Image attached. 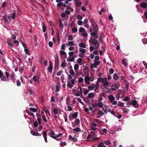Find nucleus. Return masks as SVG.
Instances as JSON below:
<instances>
[{"instance_id": "nucleus-47", "label": "nucleus", "mask_w": 147, "mask_h": 147, "mask_svg": "<svg viewBox=\"0 0 147 147\" xmlns=\"http://www.w3.org/2000/svg\"><path fill=\"white\" fill-rule=\"evenodd\" d=\"M72 31L73 32H76L77 31V28L76 27H74L72 29Z\"/></svg>"}, {"instance_id": "nucleus-55", "label": "nucleus", "mask_w": 147, "mask_h": 147, "mask_svg": "<svg viewBox=\"0 0 147 147\" xmlns=\"http://www.w3.org/2000/svg\"><path fill=\"white\" fill-rule=\"evenodd\" d=\"M68 76L67 77V79L68 80H71L72 78V77L71 76V75L69 74L68 75V74L67 73Z\"/></svg>"}, {"instance_id": "nucleus-60", "label": "nucleus", "mask_w": 147, "mask_h": 147, "mask_svg": "<svg viewBox=\"0 0 147 147\" xmlns=\"http://www.w3.org/2000/svg\"><path fill=\"white\" fill-rule=\"evenodd\" d=\"M16 85L18 86H21V83L19 80H17Z\"/></svg>"}, {"instance_id": "nucleus-23", "label": "nucleus", "mask_w": 147, "mask_h": 147, "mask_svg": "<svg viewBox=\"0 0 147 147\" xmlns=\"http://www.w3.org/2000/svg\"><path fill=\"white\" fill-rule=\"evenodd\" d=\"M113 78L115 80H117L119 78V77L116 73L113 74Z\"/></svg>"}, {"instance_id": "nucleus-58", "label": "nucleus", "mask_w": 147, "mask_h": 147, "mask_svg": "<svg viewBox=\"0 0 147 147\" xmlns=\"http://www.w3.org/2000/svg\"><path fill=\"white\" fill-rule=\"evenodd\" d=\"M99 42L98 43H97L96 44H95V49H97L99 46Z\"/></svg>"}, {"instance_id": "nucleus-31", "label": "nucleus", "mask_w": 147, "mask_h": 147, "mask_svg": "<svg viewBox=\"0 0 147 147\" xmlns=\"http://www.w3.org/2000/svg\"><path fill=\"white\" fill-rule=\"evenodd\" d=\"M94 96V95L92 93H89L88 95V97L89 98H90Z\"/></svg>"}, {"instance_id": "nucleus-35", "label": "nucleus", "mask_w": 147, "mask_h": 147, "mask_svg": "<svg viewBox=\"0 0 147 147\" xmlns=\"http://www.w3.org/2000/svg\"><path fill=\"white\" fill-rule=\"evenodd\" d=\"M92 85H93V86L94 87V88L96 87H99V84L98 82H96V84H92Z\"/></svg>"}, {"instance_id": "nucleus-11", "label": "nucleus", "mask_w": 147, "mask_h": 147, "mask_svg": "<svg viewBox=\"0 0 147 147\" xmlns=\"http://www.w3.org/2000/svg\"><path fill=\"white\" fill-rule=\"evenodd\" d=\"M42 135L43 138H44L45 141L46 142H47V134L46 131H44L42 133Z\"/></svg>"}, {"instance_id": "nucleus-9", "label": "nucleus", "mask_w": 147, "mask_h": 147, "mask_svg": "<svg viewBox=\"0 0 147 147\" xmlns=\"http://www.w3.org/2000/svg\"><path fill=\"white\" fill-rule=\"evenodd\" d=\"M90 35L92 36H93V37L95 38H97L98 37V36L97 32H92L91 33Z\"/></svg>"}, {"instance_id": "nucleus-33", "label": "nucleus", "mask_w": 147, "mask_h": 147, "mask_svg": "<svg viewBox=\"0 0 147 147\" xmlns=\"http://www.w3.org/2000/svg\"><path fill=\"white\" fill-rule=\"evenodd\" d=\"M59 86L57 85L56 86L55 92H57L59 91Z\"/></svg>"}, {"instance_id": "nucleus-44", "label": "nucleus", "mask_w": 147, "mask_h": 147, "mask_svg": "<svg viewBox=\"0 0 147 147\" xmlns=\"http://www.w3.org/2000/svg\"><path fill=\"white\" fill-rule=\"evenodd\" d=\"M66 62H63L62 63L61 66L62 67H64L66 66Z\"/></svg>"}, {"instance_id": "nucleus-8", "label": "nucleus", "mask_w": 147, "mask_h": 147, "mask_svg": "<svg viewBox=\"0 0 147 147\" xmlns=\"http://www.w3.org/2000/svg\"><path fill=\"white\" fill-rule=\"evenodd\" d=\"M131 105L135 108H137L138 107V105L136 100H134L131 102Z\"/></svg>"}, {"instance_id": "nucleus-45", "label": "nucleus", "mask_w": 147, "mask_h": 147, "mask_svg": "<svg viewBox=\"0 0 147 147\" xmlns=\"http://www.w3.org/2000/svg\"><path fill=\"white\" fill-rule=\"evenodd\" d=\"M68 40H73V38L72 36L71 35H69L68 36Z\"/></svg>"}, {"instance_id": "nucleus-64", "label": "nucleus", "mask_w": 147, "mask_h": 147, "mask_svg": "<svg viewBox=\"0 0 147 147\" xmlns=\"http://www.w3.org/2000/svg\"><path fill=\"white\" fill-rule=\"evenodd\" d=\"M24 51H25V53L27 54L28 55L29 53V50L28 49H26V48H25Z\"/></svg>"}, {"instance_id": "nucleus-39", "label": "nucleus", "mask_w": 147, "mask_h": 147, "mask_svg": "<svg viewBox=\"0 0 147 147\" xmlns=\"http://www.w3.org/2000/svg\"><path fill=\"white\" fill-rule=\"evenodd\" d=\"M97 106L100 108H101L102 107V104L101 102H98L97 103Z\"/></svg>"}, {"instance_id": "nucleus-21", "label": "nucleus", "mask_w": 147, "mask_h": 147, "mask_svg": "<svg viewBox=\"0 0 147 147\" xmlns=\"http://www.w3.org/2000/svg\"><path fill=\"white\" fill-rule=\"evenodd\" d=\"M97 147H107V146L104 145V143L102 142H101L99 143Z\"/></svg>"}, {"instance_id": "nucleus-18", "label": "nucleus", "mask_w": 147, "mask_h": 147, "mask_svg": "<svg viewBox=\"0 0 147 147\" xmlns=\"http://www.w3.org/2000/svg\"><path fill=\"white\" fill-rule=\"evenodd\" d=\"M122 63L125 66H127V60L125 59H124L122 61Z\"/></svg>"}, {"instance_id": "nucleus-49", "label": "nucleus", "mask_w": 147, "mask_h": 147, "mask_svg": "<svg viewBox=\"0 0 147 147\" xmlns=\"http://www.w3.org/2000/svg\"><path fill=\"white\" fill-rule=\"evenodd\" d=\"M46 26L44 25L42 26V30L43 32L45 33L46 31Z\"/></svg>"}, {"instance_id": "nucleus-32", "label": "nucleus", "mask_w": 147, "mask_h": 147, "mask_svg": "<svg viewBox=\"0 0 147 147\" xmlns=\"http://www.w3.org/2000/svg\"><path fill=\"white\" fill-rule=\"evenodd\" d=\"M58 112V110L56 108H54L53 113H54V115H55Z\"/></svg>"}, {"instance_id": "nucleus-6", "label": "nucleus", "mask_w": 147, "mask_h": 147, "mask_svg": "<svg viewBox=\"0 0 147 147\" xmlns=\"http://www.w3.org/2000/svg\"><path fill=\"white\" fill-rule=\"evenodd\" d=\"M53 66L52 65V62L51 61H49V66L48 68V70L49 72H51L53 70Z\"/></svg>"}, {"instance_id": "nucleus-12", "label": "nucleus", "mask_w": 147, "mask_h": 147, "mask_svg": "<svg viewBox=\"0 0 147 147\" xmlns=\"http://www.w3.org/2000/svg\"><path fill=\"white\" fill-rule=\"evenodd\" d=\"M108 98L109 99L110 102H112L115 99V98L112 95H111V96H108Z\"/></svg>"}, {"instance_id": "nucleus-4", "label": "nucleus", "mask_w": 147, "mask_h": 147, "mask_svg": "<svg viewBox=\"0 0 147 147\" xmlns=\"http://www.w3.org/2000/svg\"><path fill=\"white\" fill-rule=\"evenodd\" d=\"M80 123V120L79 119H76L75 120L74 125L73 127H74L76 125H77L78 127L79 126Z\"/></svg>"}, {"instance_id": "nucleus-62", "label": "nucleus", "mask_w": 147, "mask_h": 147, "mask_svg": "<svg viewBox=\"0 0 147 147\" xmlns=\"http://www.w3.org/2000/svg\"><path fill=\"white\" fill-rule=\"evenodd\" d=\"M117 105L119 106L122 107L124 106V103L122 102H121L118 103L117 104Z\"/></svg>"}, {"instance_id": "nucleus-61", "label": "nucleus", "mask_w": 147, "mask_h": 147, "mask_svg": "<svg viewBox=\"0 0 147 147\" xmlns=\"http://www.w3.org/2000/svg\"><path fill=\"white\" fill-rule=\"evenodd\" d=\"M111 88L114 91H115L116 89L114 85H113L111 86Z\"/></svg>"}, {"instance_id": "nucleus-3", "label": "nucleus", "mask_w": 147, "mask_h": 147, "mask_svg": "<svg viewBox=\"0 0 147 147\" xmlns=\"http://www.w3.org/2000/svg\"><path fill=\"white\" fill-rule=\"evenodd\" d=\"M50 132L48 134V135L52 138L54 139V137L55 135V134L53 130L52 129L50 130Z\"/></svg>"}, {"instance_id": "nucleus-20", "label": "nucleus", "mask_w": 147, "mask_h": 147, "mask_svg": "<svg viewBox=\"0 0 147 147\" xmlns=\"http://www.w3.org/2000/svg\"><path fill=\"white\" fill-rule=\"evenodd\" d=\"M67 46H73L74 45V43L73 41H69L68 42V43L66 44Z\"/></svg>"}, {"instance_id": "nucleus-51", "label": "nucleus", "mask_w": 147, "mask_h": 147, "mask_svg": "<svg viewBox=\"0 0 147 147\" xmlns=\"http://www.w3.org/2000/svg\"><path fill=\"white\" fill-rule=\"evenodd\" d=\"M66 144V143L65 142H61L60 143V146H65Z\"/></svg>"}, {"instance_id": "nucleus-29", "label": "nucleus", "mask_w": 147, "mask_h": 147, "mask_svg": "<svg viewBox=\"0 0 147 147\" xmlns=\"http://www.w3.org/2000/svg\"><path fill=\"white\" fill-rule=\"evenodd\" d=\"M122 110L123 112L124 113H128L129 111V110L128 109L125 108H122Z\"/></svg>"}, {"instance_id": "nucleus-19", "label": "nucleus", "mask_w": 147, "mask_h": 147, "mask_svg": "<svg viewBox=\"0 0 147 147\" xmlns=\"http://www.w3.org/2000/svg\"><path fill=\"white\" fill-rule=\"evenodd\" d=\"M78 112H76L74 113L72 115V117L73 118V119L76 118L78 116Z\"/></svg>"}, {"instance_id": "nucleus-41", "label": "nucleus", "mask_w": 147, "mask_h": 147, "mask_svg": "<svg viewBox=\"0 0 147 147\" xmlns=\"http://www.w3.org/2000/svg\"><path fill=\"white\" fill-rule=\"evenodd\" d=\"M104 143L106 145H108L111 144V142L109 140H105L104 141Z\"/></svg>"}, {"instance_id": "nucleus-36", "label": "nucleus", "mask_w": 147, "mask_h": 147, "mask_svg": "<svg viewBox=\"0 0 147 147\" xmlns=\"http://www.w3.org/2000/svg\"><path fill=\"white\" fill-rule=\"evenodd\" d=\"M125 86L129 85V83L126 80H124V81L123 82Z\"/></svg>"}, {"instance_id": "nucleus-15", "label": "nucleus", "mask_w": 147, "mask_h": 147, "mask_svg": "<svg viewBox=\"0 0 147 147\" xmlns=\"http://www.w3.org/2000/svg\"><path fill=\"white\" fill-rule=\"evenodd\" d=\"M72 130L73 131L76 132H81L80 128L79 127H77L75 129H73Z\"/></svg>"}, {"instance_id": "nucleus-1", "label": "nucleus", "mask_w": 147, "mask_h": 147, "mask_svg": "<svg viewBox=\"0 0 147 147\" xmlns=\"http://www.w3.org/2000/svg\"><path fill=\"white\" fill-rule=\"evenodd\" d=\"M5 75L6 78L5 76H3V73L2 71L0 69V79L2 81H6L7 80V78L8 79L9 76V73L6 71H5Z\"/></svg>"}, {"instance_id": "nucleus-63", "label": "nucleus", "mask_w": 147, "mask_h": 147, "mask_svg": "<svg viewBox=\"0 0 147 147\" xmlns=\"http://www.w3.org/2000/svg\"><path fill=\"white\" fill-rule=\"evenodd\" d=\"M114 85L115 86V88H116L117 89H118V87L120 86V85L119 83L115 84Z\"/></svg>"}, {"instance_id": "nucleus-2", "label": "nucleus", "mask_w": 147, "mask_h": 147, "mask_svg": "<svg viewBox=\"0 0 147 147\" xmlns=\"http://www.w3.org/2000/svg\"><path fill=\"white\" fill-rule=\"evenodd\" d=\"M97 126V124L95 123H91L90 124V129L93 131H95L96 128L95 127Z\"/></svg>"}, {"instance_id": "nucleus-10", "label": "nucleus", "mask_w": 147, "mask_h": 147, "mask_svg": "<svg viewBox=\"0 0 147 147\" xmlns=\"http://www.w3.org/2000/svg\"><path fill=\"white\" fill-rule=\"evenodd\" d=\"M140 7L143 8H147V3L145 2L142 3L140 5Z\"/></svg>"}, {"instance_id": "nucleus-38", "label": "nucleus", "mask_w": 147, "mask_h": 147, "mask_svg": "<svg viewBox=\"0 0 147 147\" xmlns=\"http://www.w3.org/2000/svg\"><path fill=\"white\" fill-rule=\"evenodd\" d=\"M7 43L8 45L11 47H13V45L11 42L10 41H8L7 42Z\"/></svg>"}, {"instance_id": "nucleus-24", "label": "nucleus", "mask_w": 147, "mask_h": 147, "mask_svg": "<svg viewBox=\"0 0 147 147\" xmlns=\"http://www.w3.org/2000/svg\"><path fill=\"white\" fill-rule=\"evenodd\" d=\"M92 43L95 45L97 43H98V41L97 40L95 39H92Z\"/></svg>"}, {"instance_id": "nucleus-53", "label": "nucleus", "mask_w": 147, "mask_h": 147, "mask_svg": "<svg viewBox=\"0 0 147 147\" xmlns=\"http://www.w3.org/2000/svg\"><path fill=\"white\" fill-rule=\"evenodd\" d=\"M42 118L43 121L45 122H47V121L46 117L44 114L42 116Z\"/></svg>"}, {"instance_id": "nucleus-43", "label": "nucleus", "mask_w": 147, "mask_h": 147, "mask_svg": "<svg viewBox=\"0 0 147 147\" xmlns=\"http://www.w3.org/2000/svg\"><path fill=\"white\" fill-rule=\"evenodd\" d=\"M93 29L94 31V32H97L98 30V26H96V27L95 26V27H94V28H93Z\"/></svg>"}, {"instance_id": "nucleus-54", "label": "nucleus", "mask_w": 147, "mask_h": 147, "mask_svg": "<svg viewBox=\"0 0 147 147\" xmlns=\"http://www.w3.org/2000/svg\"><path fill=\"white\" fill-rule=\"evenodd\" d=\"M88 88L89 90H93V89H94V87H93L92 86H88Z\"/></svg>"}, {"instance_id": "nucleus-34", "label": "nucleus", "mask_w": 147, "mask_h": 147, "mask_svg": "<svg viewBox=\"0 0 147 147\" xmlns=\"http://www.w3.org/2000/svg\"><path fill=\"white\" fill-rule=\"evenodd\" d=\"M79 51L81 52L82 53H84L86 52V50L82 48H80V49Z\"/></svg>"}, {"instance_id": "nucleus-13", "label": "nucleus", "mask_w": 147, "mask_h": 147, "mask_svg": "<svg viewBox=\"0 0 147 147\" xmlns=\"http://www.w3.org/2000/svg\"><path fill=\"white\" fill-rule=\"evenodd\" d=\"M59 26L60 27V28L62 29H63V25L62 24V22L61 21V19H60L59 20Z\"/></svg>"}, {"instance_id": "nucleus-14", "label": "nucleus", "mask_w": 147, "mask_h": 147, "mask_svg": "<svg viewBox=\"0 0 147 147\" xmlns=\"http://www.w3.org/2000/svg\"><path fill=\"white\" fill-rule=\"evenodd\" d=\"M90 78L89 77H86L84 78L85 82L87 84H89L90 82L89 81Z\"/></svg>"}, {"instance_id": "nucleus-57", "label": "nucleus", "mask_w": 147, "mask_h": 147, "mask_svg": "<svg viewBox=\"0 0 147 147\" xmlns=\"http://www.w3.org/2000/svg\"><path fill=\"white\" fill-rule=\"evenodd\" d=\"M62 72V70H60L57 73V76H59L61 75Z\"/></svg>"}, {"instance_id": "nucleus-37", "label": "nucleus", "mask_w": 147, "mask_h": 147, "mask_svg": "<svg viewBox=\"0 0 147 147\" xmlns=\"http://www.w3.org/2000/svg\"><path fill=\"white\" fill-rule=\"evenodd\" d=\"M98 113L101 116L104 115V113L101 111H99L98 112Z\"/></svg>"}, {"instance_id": "nucleus-30", "label": "nucleus", "mask_w": 147, "mask_h": 147, "mask_svg": "<svg viewBox=\"0 0 147 147\" xmlns=\"http://www.w3.org/2000/svg\"><path fill=\"white\" fill-rule=\"evenodd\" d=\"M105 9L102 8V9L100 10L99 11L98 13L100 15L101 14L102 12H105Z\"/></svg>"}, {"instance_id": "nucleus-52", "label": "nucleus", "mask_w": 147, "mask_h": 147, "mask_svg": "<svg viewBox=\"0 0 147 147\" xmlns=\"http://www.w3.org/2000/svg\"><path fill=\"white\" fill-rule=\"evenodd\" d=\"M109 71L110 74H112L114 72V70L113 69H110L109 70Z\"/></svg>"}, {"instance_id": "nucleus-26", "label": "nucleus", "mask_w": 147, "mask_h": 147, "mask_svg": "<svg viewBox=\"0 0 147 147\" xmlns=\"http://www.w3.org/2000/svg\"><path fill=\"white\" fill-rule=\"evenodd\" d=\"M62 134H58L57 135H56V136H55L54 137V139L57 140H59V139H58L57 138H58L59 137L61 136L62 135Z\"/></svg>"}, {"instance_id": "nucleus-27", "label": "nucleus", "mask_w": 147, "mask_h": 147, "mask_svg": "<svg viewBox=\"0 0 147 147\" xmlns=\"http://www.w3.org/2000/svg\"><path fill=\"white\" fill-rule=\"evenodd\" d=\"M73 85H72L70 82L68 83L67 86V87L70 88H71L73 87Z\"/></svg>"}, {"instance_id": "nucleus-46", "label": "nucleus", "mask_w": 147, "mask_h": 147, "mask_svg": "<svg viewBox=\"0 0 147 147\" xmlns=\"http://www.w3.org/2000/svg\"><path fill=\"white\" fill-rule=\"evenodd\" d=\"M79 67V66L78 64H75L74 65V69L75 70H77Z\"/></svg>"}, {"instance_id": "nucleus-59", "label": "nucleus", "mask_w": 147, "mask_h": 147, "mask_svg": "<svg viewBox=\"0 0 147 147\" xmlns=\"http://www.w3.org/2000/svg\"><path fill=\"white\" fill-rule=\"evenodd\" d=\"M77 24L79 25H82V22L80 20H78L77 21Z\"/></svg>"}, {"instance_id": "nucleus-56", "label": "nucleus", "mask_w": 147, "mask_h": 147, "mask_svg": "<svg viewBox=\"0 0 147 147\" xmlns=\"http://www.w3.org/2000/svg\"><path fill=\"white\" fill-rule=\"evenodd\" d=\"M66 16V13H63L61 14V16L62 18H64Z\"/></svg>"}, {"instance_id": "nucleus-7", "label": "nucleus", "mask_w": 147, "mask_h": 147, "mask_svg": "<svg viewBox=\"0 0 147 147\" xmlns=\"http://www.w3.org/2000/svg\"><path fill=\"white\" fill-rule=\"evenodd\" d=\"M100 63V61H98L94 63H91V64L90 68L92 69L93 68L95 67L96 66L98 65Z\"/></svg>"}, {"instance_id": "nucleus-25", "label": "nucleus", "mask_w": 147, "mask_h": 147, "mask_svg": "<svg viewBox=\"0 0 147 147\" xmlns=\"http://www.w3.org/2000/svg\"><path fill=\"white\" fill-rule=\"evenodd\" d=\"M29 110L30 111H33L34 112H35L37 111L36 109L32 107L30 108Z\"/></svg>"}, {"instance_id": "nucleus-28", "label": "nucleus", "mask_w": 147, "mask_h": 147, "mask_svg": "<svg viewBox=\"0 0 147 147\" xmlns=\"http://www.w3.org/2000/svg\"><path fill=\"white\" fill-rule=\"evenodd\" d=\"M26 112L28 115H31L34 117H35V115H34V113H33L30 112L28 110H27L26 111Z\"/></svg>"}, {"instance_id": "nucleus-50", "label": "nucleus", "mask_w": 147, "mask_h": 147, "mask_svg": "<svg viewBox=\"0 0 147 147\" xmlns=\"http://www.w3.org/2000/svg\"><path fill=\"white\" fill-rule=\"evenodd\" d=\"M69 73L71 74L70 75L72 76H74V72L73 70H70L69 71Z\"/></svg>"}, {"instance_id": "nucleus-16", "label": "nucleus", "mask_w": 147, "mask_h": 147, "mask_svg": "<svg viewBox=\"0 0 147 147\" xmlns=\"http://www.w3.org/2000/svg\"><path fill=\"white\" fill-rule=\"evenodd\" d=\"M59 61L55 60V69L56 67L58 68L59 66Z\"/></svg>"}, {"instance_id": "nucleus-40", "label": "nucleus", "mask_w": 147, "mask_h": 147, "mask_svg": "<svg viewBox=\"0 0 147 147\" xmlns=\"http://www.w3.org/2000/svg\"><path fill=\"white\" fill-rule=\"evenodd\" d=\"M15 74L14 73H13L10 75V77L12 79H14L15 78Z\"/></svg>"}, {"instance_id": "nucleus-5", "label": "nucleus", "mask_w": 147, "mask_h": 147, "mask_svg": "<svg viewBox=\"0 0 147 147\" xmlns=\"http://www.w3.org/2000/svg\"><path fill=\"white\" fill-rule=\"evenodd\" d=\"M32 79L34 81H35V82L36 83V84H38L39 83V77L34 76Z\"/></svg>"}, {"instance_id": "nucleus-48", "label": "nucleus", "mask_w": 147, "mask_h": 147, "mask_svg": "<svg viewBox=\"0 0 147 147\" xmlns=\"http://www.w3.org/2000/svg\"><path fill=\"white\" fill-rule=\"evenodd\" d=\"M79 31L80 32H83L85 31V30L83 28L81 27L79 29Z\"/></svg>"}, {"instance_id": "nucleus-42", "label": "nucleus", "mask_w": 147, "mask_h": 147, "mask_svg": "<svg viewBox=\"0 0 147 147\" xmlns=\"http://www.w3.org/2000/svg\"><path fill=\"white\" fill-rule=\"evenodd\" d=\"M107 80V78H105L103 79H102V83L104 84L105 82H106Z\"/></svg>"}, {"instance_id": "nucleus-17", "label": "nucleus", "mask_w": 147, "mask_h": 147, "mask_svg": "<svg viewBox=\"0 0 147 147\" xmlns=\"http://www.w3.org/2000/svg\"><path fill=\"white\" fill-rule=\"evenodd\" d=\"M78 46L83 48H85L86 47V45L83 43H79L78 44Z\"/></svg>"}, {"instance_id": "nucleus-22", "label": "nucleus", "mask_w": 147, "mask_h": 147, "mask_svg": "<svg viewBox=\"0 0 147 147\" xmlns=\"http://www.w3.org/2000/svg\"><path fill=\"white\" fill-rule=\"evenodd\" d=\"M109 84V82H106L104 84H103V86L106 89H108V88H107V86L109 87L110 86H108Z\"/></svg>"}]
</instances>
